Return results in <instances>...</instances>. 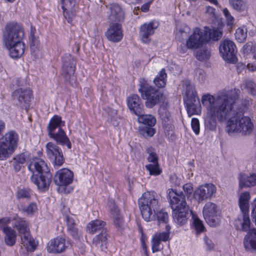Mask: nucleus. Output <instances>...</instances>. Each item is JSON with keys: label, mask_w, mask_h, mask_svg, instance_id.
<instances>
[{"label": "nucleus", "mask_w": 256, "mask_h": 256, "mask_svg": "<svg viewBox=\"0 0 256 256\" xmlns=\"http://www.w3.org/2000/svg\"><path fill=\"white\" fill-rule=\"evenodd\" d=\"M232 96L230 90H224L216 96L208 94L202 96V103L207 110L205 126L210 130L216 128V120L220 122L228 120L231 108L230 96Z\"/></svg>", "instance_id": "nucleus-1"}, {"label": "nucleus", "mask_w": 256, "mask_h": 256, "mask_svg": "<svg viewBox=\"0 0 256 256\" xmlns=\"http://www.w3.org/2000/svg\"><path fill=\"white\" fill-rule=\"evenodd\" d=\"M240 93V91L238 89L230 90V94L233 96H230L231 108L228 112L226 130L229 134L236 133L240 134L242 136L249 135L254 129L251 119L248 116H244V109H236L234 107L236 102Z\"/></svg>", "instance_id": "nucleus-2"}, {"label": "nucleus", "mask_w": 256, "mask_h": 256, "mask_svg": "<svg viewBox=\"0 0 256 256\" xmlns=\"http://www.w3.org/2000/svg\"><path fill=\"white\" fill-rule=\"evenodd\" d=\"M24 36V30L18 24L12 22L6 26L3 41L12 58H18L24 54L25 44L22 42Z\"/></svg>", "instance_id": "nucleus-3"}, {"label": "nucleus", "mask_w": 256, "mask_h": 256, "mask_svg": "<svg viewBox=\"0 0 256 256\" xmlns=\"http://www.w3.org/2000/svg\"><path fill=\"white\" fill-rule=\"evenodd\" d=\"M170 204L173 210V218L178 225L185 224L189 216V207L186 200V196L182 192L169 190Z\"/></svg>", "instance_id": "nucleus-4"}, {"label": "nucleus", "mask_w": 256, "mask_h": 256, "mask_svg": "<svg viewBox=\"0 0 256 256\" xmlns=\"http://www.w3.org/2000/svg\"><path fill=\"white\" fill-rule=\"evenodd\" d=\"M160 196L154 191L144 192L138 200L139 208L144 219L149 222L154 219L159 206Z\"/></svg>", "instance_id": "nucleus-5"}, {"label": "nucleus", "mask_w": 256, "mask_h": 256, "mask_svg": "<svg viewBox=\"0 0 256 256\" xmlns=\"http://www.w3.org/2000/svg\"><path fill=\"white\" fill-rule=\"evenodd\" d=\"M4 126V123L0 121V134ZM18 136L14 131L6 133L0 138V160H4L13 154L18 146Z\"/></svg>", "instance_id": "nucleus-6"}, {"label": "nucleus", "mask_w": 256, "mask_h": 256, "mask_svg": "<svg viewBox=\"0 0 256 256\" xmlns=\"http://www.w3.org/2000/svg\"><path fill=\"white\" fill-rule=\"evenodd\" d=\"M64 125V122L62 118L55 115L50 119L48 126V131L49 136L55 140L58 144L64 146L66 144L68 148L72 146L69 138L62 126Z\"/></svg>", "instance_id": "nucleus-7"}, {"label": "nucleus", "mask_w": 256, "mask_h": 256, "mask_svg": "<svg viewBox=\"0 0 256 256\" xmlns=\"http://www.w3.org/2000/svg\"><path fill=\"white\" fill-rule=\"evenodd\" d=\"M138 92L142 98L146 100V106L150 108L159 104L163 97L162 92L150 86L144 79L140 82Z\"/></svg>", "instance_id": "nucleus-8"}, {"label": "nucleus", "mask_w": 256, "mask_h": 256, "mask_svg": "<svg viewBox=\"0 0 256 256\" xmlns=\"http://www.w3.org/2000/svg\"><path fill=\"white\" fill-rule=\"evenodd\" d=\"M14 224L18 232L21 239V244L28 251H34L36 248V242L32 237L28 223L22 218L14 219Z\"/></svg>", "instance_id": "nucleus-9"}, {"label": "nucleus", "mask_w": 256, "mask_h": 256, "mask_svg": "<svg viewBox=\"0 0 256 256\" xmlns=\"http://www.w3.org/2000/svg\"><path fill=\"white\" fill-rule=\"evenodd\" d=\"M186 97L184 101L186 107L188 114L191 116L194 114H198L201 112V106L199 98L197 96L194 87L186 82Z\"/></svg>", "instance_id": "nucleus-10"}, {"label": "nucleus", "mask_w": 256, "mask_h": 256, "mask_svg": "<svg viewBox=\"0 0 256 256\" xmlns=\"http://www.w3.org/2000/svg\"><path fill=\"white\" fill-rule=\"evenodd\" d=\"M219 51L221 56L229 63L234 64L237 62L236 47L233 41L226 38L220 44Z\"/></svg>", "instance_id": "nucleus-11"}, {"label": "nucleus", "mask_w": 256, "mask_h": 256, "mask_svg": "<svg viewBox=\"0 0 256 256\" xmlns=\"http://www.w3.org/2000/svg\"><path fill=\"white\" fill-rule=\"evenodd\" d=\"M202 213L205 220L210 226H218L220 222L218 208L214 203L208 202L204 206Z\"/></svg>", "instance_id": "nucleus-12"}, {"label": "nucleus", "mask_w": 256, "mask_h": 256, "mask_svg": "<svg viewBox=\"0 0 256 256\" xmlns=\"http://www.w3.org/2000/svg\"><path fill=\"white\" fill-rule=\"evenodd\" d=\"M62 74L66 80L72 84L74 80V72L76 70V60L70 54H65L62 58Z\"/></svg>", "instance_id": "nucleus-13"}, {"label": "nucleus", "mask_w": 256, "mask_h": 256, "mask_svg": "<svg viewBox=\"0 0 256 256\" xmlns=\"http://www.w3.org/2000/svg\"><path fill=\"white\" fill-rule=\"evenodd\" d=\"M208 41L206 33L200 28H196L186 42V48L188 49H196L203 46Z\"/></svg>", "instance_id": "nucleus-14"}, {"label": "nucleus", "mask_w": 256, "mask_h": 256, "mask_svg": "<svg viewBox=\"0 0 256 256\" xmlns=\"http://www.w3.org/2000/svg\"><path fill=\"white\" fill-rule=\"evenodd\" d=\"M216 187L212 184H206L198 188L194 192V196L200 203L208 199H210L216 192Z\"/></svg>", "instance_id": "nucleus-15"}, {"label": "nucleus", "mask_w": 256, "mask_h": 256, "mask_svg": "<svg viewBox=\"0 0 256 256\" xmlns=\"http://www.w3.org/2000/svg\"><path fill=\"white\" fill-rule=\"evenodd\" d=\"M46 148L47 154L54 161V166H61L64 164V159L58 146L50 142L47 144Z\"/></svg>", "instance_id": "nucleus-16"}, {"label": "nucleus", "mask_w": 256, "mask_h": 256, "mask_svg": "<svg viewBox=\"0 0 256 256\" xmlns=\"http://www.w3.org/2000/svg\"><path fill=\"white\" fill-rule=\"evenodd\" d=\"M109 10L108 19L112 23L122 22L125 18V12L122 8L116 3L110 4L106 6Z\"/></svg>", "instance_id": "nucleus-17"}, {"label": "nucleus", "mask_w": 256, "mask_h": 256, "mask_svg": "<svg viewBox=\"0 0 256 256\" xmlns=\"http://www.w3.org/2000/svg\"><path fill=\"white\" fill-rule=\"evenodd\" d=\"M138 120L140 123L148 125L149 127H146L143 130V134L149 137L152 136L155 133V130L152 127L155 125L156 118L151 114H144L142 113L137 115Z\"/></svg>", "instance_id": "nucleus-18"}, {"label": "nucleus", "mask_w": 256, "mask_h": 256, "mask_svg": "<svg viewBox=\"0 0 256 256\" xmlns=\"http://www.w3.org/2000/svg\"><path fill=\"white\" fill-rule=\"evenodd\" d=\"M73 172L68 169L62 168L58 170L54 176V181L58 186H67L73 181Z\"/></svg>", "instance_id": "nucleus-19"}, {"label": "nucleus", "mask_w": 256, "mask_h": 256, "mask_svg": "<svg viewBox=\"0 0 256 256\" xmlns=\"http://www.w3.org/2000/svg\"><path fill=\"white\" fill-rule=\"evenodd\" d=\"M32 92L30 89L18 88L12 94L14 100H17L16 104L26 108V104L30 100Z\"/></svg>", "instance_id": "nucleus-20"}, {"label": "nucleus", "mask_w": 256, "mask_h": 256, "mask_svg": "<svg viewBox=\"0 0 256 256\" xmlns=\"http://www.w3.org/2000/svg\"><path fill=\"white\" fill-rule=\"evenodd\" d=\"M106 36L112 42L120 41L123 36L122 25L119 23H112L106 32Z\"/></svg>", "instance_id": "nucleus-21"}, {"label": "nucleus", "mask_w": 256, "mask_h": 256, "mask_svg": "<svg viewBox=\"0 0 256 256\" xmlns=\"http://www.w3.org/2000/svg\"><path fill=\"white\" fill-rule=\"evenodd\" d=\"M170 229V226L166 224L165 232L156 233L152 237V250L154 252L160 250L162 249L161 242H166L169 240Z\"/></svg>", "instance_id": "nucleus-22"}, {"label": "nucleus", "mask_w": 256, "mask_h": 256, "mask_svg": "<svg viewBox=\"0 0 256 256\" xmlns=\"http://www.w3.org/2000/svg\"><path fill=\"white\" fill-rule=\"evenodd\" d=\"M127 105L130 112L136 116L144 112V106L137 94H132L127 98Z\"/></svg>", "instance_id": "nucleus-23"}, {"label": "nucleus", "mask_w": 256, "mask_h": 256, "mask_svg": "<svg viewBox=\"0 0 256 256\" xmlns=\"http://www.w3.org/2000/svg\"><path fill=\"white\" fill-rule=\"evenodd\" d=\"M66 248L65 239L58 236L50 241L47 246V250L50 253H61L64 252Z\"/></svg>", "instance_id": "nucleus-24"}, {"label": "nucleus", "mask_w": 256, "mask_h": 256, "mask_svg": "<svg viewBox=\"0 0 256 256\" xmlns=\"http://www.w3.org/2000/svg\"><path fill=\"white\" fill-rule=\"evenodd\" d=\"M52 175L50 172L40 174L39 178L35 175L31 176L32 181L35 184L38 188L42 191L48 189L52 181Z\"/></svg>", "instance_id": "nucleus-25"}, {"label": "nucleus", "mask_w": 256, "mask_h": 256, "mask_svg": "<svg viewBox=\"0 0 256 256\" xmlns=\"http://www.w3.org/2000/svg\"><path fill=\"white\" fill-rule=\"evenodd\" d=\"M158 27V24L155 22H151L148 24H144L140 27V36L142 42L146 44L150 42V36L154 33V30Z\"/></svg>", "instance_id": "nucleus-26"}, {"label": "nucleus", "mask_w": 256, "mask_h": 256, "mask_svg": "<svg viewBox=\"0 0 256 256\" xmlns=\"http://www.w3.org/2000/svg\"><path fill=\"white\" fill-rule=\"evenodd\" d=\"M28 169L33 174L32 175L36 173L40 174L50 172L45 162L40 158L32 160L28 166Z\"/></svg>", "instance_id": "nucleus-27"}, {"label": "nucleus", "mask_w": 256, "mask_h": 256, "mask_svg": "<svg viewBox=\"0 0 256 256\" xmlns=\"http://www.w3.org/2000/svg\"><path fill=\"white\" fill-rule=\"evenodd\" d=\"M242 212V214L239 216L235 220L234 224L237 230L244 232L248 231L250 230L248 212Z\"/></svg>", "instance_id": "nucleus-28"}, {"label": "nucleus", "mask_w": 256, "mask_h": 256, "mask_svg": "<svg viewBox=\"0 0 256 256\" xmlns=\"http://www.w3.org/2000/svg\"><path fill=\"white\" fill-rule=\"evenodd\" d=\"M244 246L247 250H256V228L248 231L244 239Z\"/></svg>", "instance_id": "nucleus-29"}, {"label": "nucleus", "mask_w": 256, "mask_h": 256, "mask_svg": "<svg viewBox=\"0 0 256 256\" xmlns=\"http://www.w3.org/2000/svg\"><path fill=\"white\" fill-rule=\"evenodd\" d=\"M239 186L240 188L253 186L256 185V174H252L249 176L246 174H240Z\"/></svg>", "instance_id": "nucleus-30"}, {"label": "nucleus", "mask_w": 256, "mask_h": 256, "mask_svg": "<svg viewBox=\"0 0 256 256\" xmlns=\"http://www.w3.org/2000/svg\"><path fill=\"white\" fill-rule=\"evenodd\" d=\"M242 51L244 56L256 60V44L249 42L243 46Z\"/></svg>", "instance_id": "nucleus-31"}, {"label": "nucleus", "mask_w": 256, "mask_h": 256, "mask_svg": "<svg viewBox=\"0 0 256 256\" xmlns=\"http://www.w3.org/2000/svg\"><path fill=\"white\" fill-rule=\"evenodd\" d=\"M107 234L106 230H102L101 233L93 238L92 244L96 247H100L102 250L106 244Z\"/></svg>", "instance_id": "nucleus-32"}, {"label": "nucleus", "mask_w": 256, "mask_h": 256, "mask_svg": "<svg viewBox=\"0 0 256 256\" xmlns=\"http://www.w3.org/2000/svg\"><path fill=\"white\" fill-rule=\"evenodd\" d=\"M250 194L248 192H246L242 193L239 198V206L242 212H248Z\"/></svg>", "instance_id": "nucleus-33"}, {"label": "nucleus", "mask_w": 256, "mask_h": 256, "mask_svg": "<svg viewBox=\"0 0 256 256\" xmlns=\"http://www.w3.org/2000/svg\"><path fill=\"white\" fill-rule=\"evenodd\" d=\"M67 228L68 232L74 238H78L79 233L78 228H76V224L74 219L69 216H66Z\"/></svg>", "instance_id": "nucleus-34"}, {"label": "nucleus", "mask_w": 256, "mask_h": 256, "mask_svg": "<svg viewBox=\"0 0 256 256\" xmlns=\"http://www.w3.org/2000/svg\"><path fill=\"white\" fill-rule=\"evenodd\" d=\"M104 221L96 220L90 222L87 226V230L90 234H94L98 230H101L105 226Z\"/></svg>", "instance_id": "nucleus-35"}, {"label": "nucleus", "mask_w": 256, "mask_h": 256, "mask_svg": "<svg viewBox=\"0 0 256 256\" xmlns=\"http://www.w3.org/2000/svg\"><path fill=\"white\" fill-rule=\"evenodd\" d=\"M4 233L5 234L4 241L6 244L9 246H14L16 243V232L10 228L5 229Z\"/></svg>", "instance_id": "nucleus-36"}, {"label": "nucleus", "mask_w": 256, "mask_h": 256, "mask_svg": "<svg viewBox=\"0 0 256 256\" xmlns=\"http://www.w3.org/2000/svg\"><path fill=\"white\" fill-rule=\"evenodd\" d=\"M110 211L114 216L116 226L118 229H121L123 225V220L119 214V210L118 207L114 204L112 206Z\"/></svg>", "instance_id": "nucleus-37"}, {"label": "nucleus", "mask_w": 256, "mask_h": 256, "mask_svg": "<svg viewBox=\"0 0 256 256\" xmlns=\"http://www.w3.org/2000/svg\"><path fill=\"white\" fill-rule=\"evenodd\" d=\"M35 29L32 28L30 38V50L32 53L35 54L39 51V44L38 37L34 36V31Z\"/></svg>", "instance_id": "nucleus-38"}, {"label": "nucleus", "mask_w": 256, "mask_h": 256, "mask_svg": "<svg viewBox=\"0 0 256 256\" xmlns=\"http://www.w3.org/2000/svg\"><path fill=\"white\" fill-rule=\"evenodd\" d=\"M167 74L164 69H162L157 76L154 80V83L159 88H164L166 85Z\"/></svg>", "instance_id": "nucleus-39"}, {"label": "nucleus", "mask_w": 256, "mask_h": 256, "mask_svg": "<svg viewBox=\"0 0 256 256\" xmlns=\"http://www.w3.org/2000/svg\"><path fill=\"white\" fill-rule=\"evenodd\" d=\"M205 28L206 29L205 32H206V34H208L209 39L217 41L222 36L223 32L220 28H208V30L206 28Z\"/></svg>", "instance_id": "nucleus-40"}, {"label": "nucleus", "mask_w": 256, "mask_h": 256, "mask_svg": "<svg viewBox=\"0 0 256 256\" xmlns=\"http://www.w3.org/2000/svg\"><path fill=\"white\" fill-rule=\"evenodd\" d=\"M190 30V28L184 24H178L176 26V36L180 39H182L184 38L187 36Z\"/></svg>", "instance_id": "nucleus-41"}, {"label": "nucleus", "mask_w": 256, "mask_h": 256, "mask_svg": "<svg viewBox=\"0 0 256 256\" xmlns=\"http://www.w3.org/2000/svg\"><path fill=\"white\" fill-rule=\"evenodd\" d=\"M230 5L238 12H244L247 8L246 2L243 0H229Z\"/></svg>", "instance_id": "nucleus-42"}, {"label": "nucleus", "mask_w": 256, "mask_h": 256, "mask_svg": "<svg viewBox=\"0 0 256 256\" xmlns=\"http://www.w3.org/2000/svg\"><path fill=\"white\" fill-rule=\"evenodd\" d=\"M243 86L247 92L254 96H256V84L251 80H244Z\"/></svg>", "instance_id": "nucleus-43"}, {"label": "nucleus", "mask_w": 256, "mask_h": 256, "mask_svg": "<svg viewBox=\"0 0 256 256\" xmlns=\"http://www.w3.org/2000/svg\"><path fill=\"white\" fill-rule=\"evenodd\" d=\"M210 51L206 47H202L196 52V56L199 60H204L210 58Z\"/></svg>", "instance_id": "nucleus-44"}, {"label": "nucleus", "mask_w": 256, "mask_h": 256, "mask_svg": "<svg viewBox=\"0 0 256 256\" xmlns=\"http://www.w3.org/2000/svg\"><path fill=\"white\" fill-rule=\"evenodd\" d=\"M146 152L148 154L147 160L150 164H155L158 163V157L155 151V150L152 147L148 148L146 150Z\"/></svg>", "instance_id": "nucleus-45"}, {"label": "nucleus", "mask_w": 256, "mask_h": 256, "mask_svg": "<svg viewBox=\"0 0 256 256\" xmlns=\"http://www.w3.org/2000/svg\"><path fill=\"white\" fill-rule=\"evenodd\" d=\"M247 37V30L245 28H238L236 30L235 38L239 42H243Z\"/></svg>", "instance_id": "nucleus-46"}, {"label": "nucleus", "mask_w": 256, "mask_h": 256, "mask_svg": "<svg viewBox=\"0 0 256 256\" xmlns=\"http://www.w3.org/2000/svg\"><path fill=\"white\" fill-rule=\"evenodd\" d=\"M146 168L149 172L150 175L156 176L160 174L162 172L158 163L147 164L146 166Z\"/></svg>", "instance_id": "nucleus-47"}, {"label": "nucleus", "mask_w": 256, "mask_h": 256, "mask_svg": "<svg viewBox=\"0 0 256 256\" xmlns=\"http://www.w3.org/2000/svg\"><path fill=\"white\" fill-rule=\"evenodd\" d=\"M197 234L201 233L205 230L203 222L198 218H194L193 222Z\"/></svg>", "instance_id": "nucleus-48"}, {"label": "nucleus", "mask_w": 256, "mask_h": 256, "mask_svg": "<svg viewBox=\"0 0 256 256\" xmlns=\"http://www.w3.org/2000/svg\"><path fill=\"white\" fill-rule=\"evenodd\" d=\"M157 219L159 223L162 222L166 224L168 220V215L167 212L162 210L156 214Z\"/></svg>", "instance_id": "nucleus-49"}, {"label": "nucleus", "mask_w": 256, "mask_h": 256, "mask_svg": "<svg viewBox=\"0 0 256 256\" xmlns=\"http://www.w3.org/2000/svg\"><path fill=\"white\" fill-rule=\"evenodd\" d=\"M30 192L27 189L19 190L17 192L16 196L18 199H29L30 198Z\"/></svg>", "instance_id": "nucleus-50"}, {"label": "nucleus", "mask_w": 256, "mask_h": 256, "mask_svg": "<svg viewBox=\"0 0 256 256\" xmlns=\"http://www.w3.org/2000/svg\"><path fill=\"white\" fill-rule=\"evenodd\" d=\"M37 210V206L35 203H31L27 207L23 208V211L28 215H32Z\"/></svg>", "instance_id": "nucleus-51"}, {"label": "nucleus", "mask_w": 256, "mask_h": 256, "mask_svg": "<svg viewBox=\"0 0 256 256\" xmlns=\"http://www.w3.org/2000/svg\"><path fill=\"white\" fill-rule=\"evenodd\" d=\"M183 190L186 195L188 199L190 197L193 192V185L191 183H188L183 186Z\"/></svg>", "instance_id": "nucleus-52"}, {"label": "nucleus", "mask_w": 256, "mask_h": 256, "mask_svg": "<svg viewBox=\"0 0 256 256\" xmlns=\"http://www.w3.org/2000/svg\"><path fill=\"white\" fill-rule=\"evenodd\" d=\"M64 10V16L68 20V22H70L75 16V13L72 10H68L62 6Z\"/></svg>", "instance_id": "nucleus-53"}, {"label": "nucleus", "mask_w": 256, "mask_h": 256, "mask_svg": "<svg viewBox=\"0 0 256 256\" xmlns=\"http://www.w3.org/2000/svg\"><path fill=\"white\" fill-rule=\"evenodd\" d=\"M159 114L160 116L164 122H167L170 120V114L165 108H162L159 110Z\"/></svg>", "instance_id": "nucleus-54"}, {"label": "nucleus", "mask_w": 256, "mask_h": 256, "mask_svg": "<svg viewBox=\"0 0 256 256\" xmlns=\"http://www.w3.org/2000/svg\"><path fill=\"white\" fill-rule=\"evenodd\" d=\"M191 125L192 128L196 134L200 133V122L197 118H192V120Z\"/></svg>", "instance_id": "nucleus-55"}, {"label": "nucleus", "mask_w": 256, "mask_h": 256, "mask_svg": "<svg viewBox=\"0 0 256 256\" xmlns=\"http://www.w3.org/2000/svg\"><path fill=\"white\" fill-rule=\"evenodd\" d=\"M223 13L226 16L227 22L228 25L232 24L234 22V18L232 16L228 10L225 8L223 10Z\"/></svg>", "instance_id": "nucleus-56"}, {"label": "nucleus", "mask_w": 256, "mask_h": 256, "mask_svg": "<svg viewBox=\"0 0 256 256\" xmlns=\"http://www.w3.org/2000/svg\"><path fill=\"white\" fill-rule=\"evenodd\" d=\"M26 161V156L24 154H20L16 156L14 158V164L18 163L20 164H23Z\"/></svg>", "instance_id": "nucleus-57"}, {"label": "nucleus", "mask_w": 256, "mask_h": 256, "mask_svg": "<svg viewBox=\"0 0 256 256\" xmlns=\"http://www.w3.org/2000/svg\"><path fill=\"white\" fill-rule=\"evenodd\" d=\"M196 75L198 80L202 82L204 81L206 78V72H205L200 68L197 69L196 70Z\"/></svg>", "instance_id": "nucleus-58"}, {"label": "nucleus", "mask_w": 256, "mask_h": 256, "mask_svg": "<svg viewBox=\"0 0 256 256\" xmlns=\"http://www.w3.org/2000/svg\"><path fill=\"white\" fill-rule=\"evenodd\" d=\"M10 222V220L8 218H3L0 220V230H2L4 232V230L10 227L6 226V224Z\"/></svg>", "instance_id": "nucleus-59"}, {"label": "nucleus", "mask_w": 256, "mask_h": 256, "mask_svg": "<svg viewBox=\"0 0 256 256\" xmlns=\"http://www.w3.org/2000/svg\"><path fill=\"white\" fill-rule=\"evenodd\" d=\"M206 14H208L210 18H213L216 17L215 9L210 6H206Z\"/></svg>", "instance_id": "nucleus-60"}, {"label": "nucleus", "mask_w": 256, "mask_h": 256, "mask_svg": "<svg viewBox=\"0 0 256 256\" xmlns=\"http://www.w3.org/2000/svg\"><path fill=\"white\" fill-rule=\"evenodd\" d=\"M204 241L206 244L207 246V248L208 250H212L214 248V244L212 242V241L210 240L206 236L204 238Z\"/></svg>", "instance_id": "nucleus-61"}, {"label": "nucleus", "mask_w": 256, "mask_h": 256, "mask_svg": "<svg viewBox=\"0 0 256 256\" xmlns=\"http://www.w3.org/2000/svg\"><path fill=\"white\" fill-rule=\"evenodd\" d=\"M149 9L148 4H145L142 6L141 10L142 12H146Z\"/></svg>", "instance_id": "nucleus-62"}, {"label": "nucleus", "mask_w": 256, "mask_h": 256, "mask_svg": "<svg viewBox=\"0 0 256 256\" xmlns=\"http://www.w3.org/2000/svg\"><path fill=\"white\" fill-rule=\"evenodd\" d=\"M180 52H184V50H182L180 48Z\"/></svg>", "instance_id": "nucleus-63"}, {"label": "nucleus", "mask_w": 256, "mask_h": 256, "mask_svg": "<svg viewBox=\"0 0 256 256\" xmlns=\"http://www.w3.org/2000/svg\"><path fill=\"white\" fill-rule=\"evenodd\" d=\"M14 168H16V169H18V170H19V169H20V168H17V167H16V166H14Z\"/></svg>", "instance_id": "nucleus-64"}]
</instances>
